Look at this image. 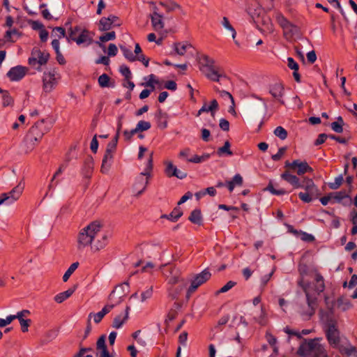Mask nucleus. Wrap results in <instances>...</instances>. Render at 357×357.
Here are the masks:
<instances>
[{"label": "nucleus", "instance_id": "obj_1", "mask_svg": "<svg viewBox=\"0 0 357 357\" xmlns=\"http://www.w3.org/2000/svg\"><path fill=\"white\" fill-rule=\"evenodd\" d=\"M300 271L298 285L303 288L307 299V306L301 309V314L305 319H309L314 314L317 307L315 296L324 290L325 284L323 277L317 271L305 272L300 269Z\"/></svg>", "mask_w": 357, "mask_h": 357}, {"label": "nucleus", "instance_id": "obj_2", "mask_svg": "<svg viewBox=\"0 0 357 357\" xmlns=\"http://www.w3.org/2000/svg\"><path fill=\"white\" fill-rule=\"evenodd\" d=\"M102 225L94 221L82 229L77 236V248L82 250L91 245L93 251L102 249L107 244V235L101 232Z\"/></svg>", "mask_w": 357, "mask_h": 357}, {"label": "nucleus", "instance_id": "obj_3", "mask_svg": "<svg viewBox=\"0 0 357 357\" xmlns=\"http://www.w3.org/2000/svg\"><path fill=\"white\" fill-rule=\"evenodd\" d=\"M325 334L329 345L337 349L340 354H350L354 351V347L351 345L349 340L341 335L336 322L331 321L328 324Z\"/></svg>", "mask_w": 357, "mask_h": 357}, {"label": "nucleus", "instance_id": "obj_4", "mask_svg": "<svg viewBox=\"0 0 357 357\" xmlns=\"http://www.w3.org/2000/svg\"><path fill=\"white\" fill-rule=\"evenodd\" d=\"M321 337L305 340L300 345L298 354L301 357H328L324 344L321 343Z\"/></svg>", "mask_w": 357, "mask_h": 357}, {"label": "nucleus", "instance_id": "obj_5", "mask_svg": "<svg viewBox=\"0 0 357 357\" xmlns=\"http://www.w3.org/2000/svg\"><path fill=\"white\" fill-rule=\"evenodd\" d=\"M49 129V127L45 126V120L43 119L38 121L31 128L24 140V144L26 146V153L33 150L36 144L42 139L44 134L47 132Z\"/></svg>", "mask_w": 357, "mask_h": 357}, {"label": "nucleus", "instance_id": "obj_6", "mask_svg": "<svg viewBox=\"0 0 357 357\" xmlns=\"http://www.w3.org/2000/svg\"><path fill=\"white\" fill-rule=\"evenodd\" d=\"M152 162L151 153L145 169L135 178V183L132 186V193L135 196H139L145 191L149 183V178L151 176V172L153 168Z\"/></svg>", "mask_w": 357, "mask_h": 357}, {"label": "nucleus", "instance_id": "obj_7", "mask_svg": "<svg viewBox=\"0 0 357 357\" xmlns=\"http://www.w3.org/2000/svg\"><path fill=\"white\" fill-rule=\"evenodd\" d=\"M214 60L206 55H204L201 59L199 70L209 79L218 82L222 75L214 66Z\"/></svg>", "mask_w": 357, "mask_h": 357}, {"label": "nucleus", "instance_id": "obj_8", "mask_svg": "<svg viewBox=\"0 0 357 357\" xmlns=\"http://www.w3.org/2000/svg\"><path fill=\"white\" fill-rule=\"evenodd\" d=\"M66 38L68 41H75L78 45L82 44L89 45L91 43V37L89 32L78 26L69 29L68 35L66 36Z\"/></svg>", "mask_w": 357, "mask_h": 357}, {"label": "nucleus", "instance_id": "obj_9", "mask_svg": "<svg viewBox=\"0 0 357 357\" xmlns=\"http://www.w3.org/2000/svg\"><path fill=\"white\" fill-rule=\"evenodd\" d=\"M60 78V74L56 68L45 70L42 77L43 92L45 93L52 92L55 89Z\"/></svg>", "mask_w": 357, "mask_h": 357}, {"label": "nucleus", "instance_id": "obj_10", "mask_svg": "<svg viewBox=\"0 0 357 357\" xmlns=\"http://www.w3.org/2000/svg\"><path fill=\"white\" fill-rule=\"evenodd\" d=\"M211 276V274L207 269H204L200 273L195 275L190 280V286L187 291V297L189 298L199 286L208 280Z\"/></svg>", "mask_w": 357, "mask_h": 357}, {"label": "nucleus", "instance_id": "obj_11", "mask_svg": "<svg viewBox=\"0 0 357 357\" xmlns=\"http://www.w3.org/2000/svg\"><path fill=\"white\" fill-rule=\"evenodd\" d=\"M49 59V54L41 52L40 50L35 48L31 52V56L29 58V64L40 70V66L45 65Z\"/></svg>", "mask_w": 357, "mask_h": 357}, {"label": "nucleus", "instance_id": "obj_12", "mask_svg": "<svg viewBox=\"0 0 357 357\" xmlns=\"http://www.w3.org/2000/svg\"><path fill=\"white\" fill-rule=\"evenodd\" d=\"M285 167L294 170L298 175H303L305 173H312L313 169L305 160H295L292 162L286 161Z\"/></svg>", "mask_w": 357, "mask_h": 357}, {"label": "nucleus", "instance_id": "obj_13", "mask_svg": "<svg viewBox=\"0 0 357 357\" xmlns=\"http://www.w3.org/2000/svg\"><path fill=\"white\" fill-rule=\"evenodd\" d=\"M24 189V183L20 181L8 192L2 193L6 205H10L15 202L21 196Z\"/></svg>", "mask_w": 357, "mask_h": 357}, {"label": "nucleus", "instance_id": "obj_14", "mask_svg": "<svg viewBox=\"0 0 357 357\" xmlns=\"http://www.w3.org/2000/svg\"><path fill=\"white\" fill-rule=\"evenodd\" d=\"M121 22L117 16L110 15L107 17H102L99 22V29L105 31L112 29L115 26H119Z\"/></svg>", "mask_w": 357, "mask_h": 357}, {"label": "nucleus", "instance_id": "obj_15", "mask_svg": "<svg viewBox=\"0 0 357 357\" xmlns=\"http://www.w3.org/2000/svg\"><path fill=\"white\" fill-rule=\"evenodd\" d=\"M164 164L165 165V173L167 176H175L179 179H183L187 176V174L180 171L171 160H165Z\"/></svg>", "mask_w": 357, "mask_h": 357}, {"label": "nucleus", "instance_id": "obj_16", "mask_svg": "<svg viewBox=\"0 0 357 357\" xmlns=\"http://www.w3.org/2000/svg\"><path fill=\"white\" fill-rule=\"evenodd\" d=\"M27 68L22 66H17L11 68L7 73V76L10 80L17 82L22 79L26 74Z\"/></svg>", "mask_w": 357, "mask_h": 357}, {"label": "nucleus", "instance_id": "obj_17", "mask_svg": "<svg viewBox=\"0 0 357 357\" xmlns=\"http://www.w3.org/2000/svg\"><path fill=\"white\" fill-rule=\"evenodd\" d=\"M270 94L278 100L281 104H284V102L282 99L284 95V89L281 83H274L269 86Z\"/></svg>", "mask_w": 357, "mask_h": 357}, {"label": "nucleus", "instance_id": "obj_18", "mask_svg": "<svg viewBox=\"0 0 357 357\" xmlns=\"http://www.w3.org/2000/svg\"><path fill=\"white\" fill-rule=\"evenodd\" d=\"M258 29L264 36L273 33L274 26L271 18L267 15L263 16L260 24L258 25Z\"/></svg>", "mask_w": 357, "mask_h": 357}, {"label": "nucleus", "instance_id": "obj_19", "mask_svg": "<svg viewBox=\"0 0 357 357\" xmlns=\"http://www.w3.org/2000/svg\"><path fill=\"white\" fill-rule=\"evenodd\" d=\"M181 274V270L177 267H172L169 270L168 273H164L168 284L172 285L182 281Z\"/></svg>", "mask_w": 357, "mask_h": 357}, {"label": "nucleus", "instance_id": "obj_20", "mask_svg": "<svg viewBox=\"0 0 357 357\" xmlns=\"http://www.w3.org/2000/svg\"><path fill=\"white\" fill-rule=\"evenodd\" d=\"M150 17L151 24L155 31H158L164 28L163 15L158 12L156 7L154 8L153 12Z\"/></svg>", "mask_w": 357, "mask_h": 357}, {"label": "nucleus", "instance_id": "obj_21", "mask_svg": "<svg viewBox=\"0 0 357 357\" xmlns=\"http://www.w3.org/2000/svg\"><path fill=\"white\" fill-rule=\"evenodd\" d=\"M30 314V312L28 310H23L22 311L18 312L16 314L14 315L15 319H17L21 326L22 331L23 332L28 331V328L31 324L30 319H24V317H26Z\"/></svg>", "mask_w": 357, "mask_h": 357}, {"label": "nucleus", "instance_id": "obj_22", "mask_svg": "<svg viewBox=\"0 0 357 357\" xmlns=\"http://www.w3.org/2000/svg\"><path fill=\"white\" fill-rule=\"evenodd\" d=\"M300 188H303L305 192H309L310 193H315L319 195V189L314 184L312 179L307 177H304L302 179L301 181Z\"/></svg>", "mask_w": 357, "mask_h": 357}, {"label": "nucleus", "instance_id": "obj_23", "mask_svg": "<svg viewBox=\"0 0 357 357\" xmlns=\"http://www.w3.org/2000/svg\"><path fill=\"white\" fill-rule=\"evenodd\" d=\"M281 178L289 183L294 188L298 189L301 187L299 178L287 171L281 174Z\"/></svg>", "mask_w": 357, "mask_h": 357}, {"label": "nucleus", "instance_id": "obj_24", "mask_svg": "<svg viewBox=\"0 0 357 357\" xmlns=\"http://www.w3.org/2000/svg\"><path fill=\"white\" fill-rule=\"evenodd\" d=\"M115 305L116 304L106 305L101 311L97 313H90L89 318L90 319L93 317L94 322L98 324L102 320L105 314L109 313L114 307Z\"/></svg>", "mask_w": 357, "mask_h": 357}, {"label": "nucleus", "instance_id": "obj_25", "mask_svg": "<svg viewBox=\"0 0 357 357\" xmlns=\"http://www.w3.org/2000/svg\"><path fill=\"white\" fill-rule=\"evenodd\" d=\"M130 307H127L124 313L116 316L114 319L112 326L115 328H120L128 319Z\"/></svg>", "mask_w": 357, "mask_h": 357}, {"label": "nucleus", "instance_id": "obj_26", "mask_svg": "<svg viewBox=\"0 0 357 357\" xmlns=\"http://www.w3.org/2000/svg\"><path fill=\"white\" fill-rule=\"evenodd\" d=\"M218 109V103L216 100H213L209 105L204 103V105L199 109L197 116H200L204 112H211V115H214V112Z\"/></svg>", "mask_w": 357, "mask_h": 357}, {"label": "nucleus", "instance_id": "obj_27", "mask_svg": "<svg viewBox=\"0 0 357 357\" xmlns=\"http://www.w3.org/2000/svg\"><path fill=\"white\" fill-rule=\"evenodd\" d=\"M283 35L286 39L289 40L293 36L298 34L299 29L291 22L283 29Z\"/></svg>", "mask_w": 357, "mask_h": 357}, {"label": "nucleus", "instance_id": "obj_28", "mask_svg": "<svg viewBox=\"0 0 357 357\" xmlns=\"http://www.w3.org/2000/svg\"><path fill=\"white\" fill-rule=\"evenodd\" d=\"M112 159L113 153L105 152L101 166V172L102 173L106 174L108 172L112 164Z\"/></svg>", "mask_w": 357, "mask_h": 357}, {"label": "nucleus", "instance_id": "obj_29", "mask_svg": "<svg viewBox=\"0 0 357 357\" xmlns=\"http://www.w3.org/2000/svg\"><path fill=\"white\" fill-rule=\"evenodd\" d=\"M75 287L68 289V290L61 292L58 294H56L54 297V300L57 303H61L63 301H65L66 299H68L69 297L71 296V295L74 293L75 291Z\"/></svg>", "mask_w": 357, "mask_h": 357}, {"label": "nucleus", "instance_id": "obj_30", "mask_svg": "<svg viewBox=\"0 0 357 357\" xmlns=\"http://www.w3.org/2000/svg\"><path fill=\"white\" fill-rule=\"evenodd\" d=\"M243 184V178L239 174L234 175L231 181L226 183L229 190L232 192L236 186H241Z\"/></svg>", "mask_w": 357, "mask_h": 357}, {"label": "nucleus", "instance_id": "obj_31", "mask_svg": "<svg viewBox=\"0 0 357 357\" xmlns=\"http://www.w3.org/2000/svg\"><path fill=\"white\" fill-rule=\"evenodd\" d=\"M174 50L178 55H184L186 51L191 47V45L188 42L176 43L174 44Z\"/></svg>", "mask_w": 357, "mask_h": 357}, {"label": "nucleus", "instance_id": "obj_32", "mask_svg": "<svg viewBox=\"0 0 357 357\" xmlns=\"http://www.w3.org/2000/svg\"><path fill=\"white\" fill-rule=\"evenodd\" d=\"M188 219L191 222L198 225H201L202 224V216L200 210H193L191 212Z\"/></svg>", "mask_w": 357, "mask_h": 357}, {"label": "nucleus", "instance_id": "obj_33", "mask_svg": "<svg viewBox=\"0 0 357 357\" xmlns=\"http://www.w3.org/2000/svg\"><path fill=\"white\" fill-rule=\"evenodd\" d=\"M222 26L229 31L231 34V38L235 40L236 36V31L233 26L231 24L229 19L227 17H223L221 21Z\"/></svg>", "mask_w": 357, "mask_h": 357}, {"label": "nucleus", "instance_id": "obj_34", "mask_svg": "<svg viewBox=\"0 0 357 357\" xmlns=\"http://www.w3.org/2000/svg\"><path fill=\"white\" fill-rule=\"evenodd\" d=\"M216 91L219 93L220 96L224 99H228L231 101V107L229 109V112H235L234 107V100L231 94L224 90H218L216 89Z\"/></svg>", "mask_w": 357, "mask_h": 357}, {"label": "nucleus", "instance_id": "obj_35", "mask_svg": "<svg viewBox=\"0 0 357 357\" xmlns=\"http://www.w3.org/2000/svg\"><path fill=\"white\" fill-rule=\"evenodd\" d=\"M185 287V282H183L181 285H179L176 288H174L173 287H170L168 289L169 296L173 299L176 298L178 296V295L184 289Z\"/></svg>", "mask_w": 357, "mask_h": 357}, {"label": "nucleus", "instance_id": "obj_36", "mask_svg": "<svg viewBox=\"0 0 357 357\" xmlns=\"http://www.w3.org/2000/svg\"><path fill=\"white\" fill-rule=\"evenodd\" d=\"M4 37L6 41L15 42V38H18L20 37V33L15 29H13L8 30L6 32Z\"/></svg>", "mask_w": 357, "mask_h": 357}, {"label": "nucleus", "instance_id": "obj_37", "mask_svg": "<svg viewBox=\"0 0 357 357\" xmlns=\"http://www.w3.org/2000/svg\"><path fill=\"white\" fill-rule=\"evenodd\" d=\"M230 146H231L230 143L228 141L225 142L224 144V146L218 149L217 153H218V155H220V156H222L223 155H231L233 154V153L230 150Z\"/></svg>", "mask_w": 357, "mask_h": 357}, {"label": "nucleus", "instance_id": "obj_38", "mask_svg": "<svg viewBox=\"0 0 357 357\" xmlns=\"http://www.w3.org/2000/svg\"><path fill=\"white\" fill-rule=\"evenodd\" d=\"M182 215V210L179 207H176L169 215H165V217L172 222H176Z\"/></svg>", "mask_w": 357, "mask_h": 357}, {"label": "nucleus", "instance_id": "obj_39", "mask_svg": "<svg viewBox=\"0 0 357 357\" xmlns=\"http://www.w3.org/2000/svg\"><path fill=\"white\" fill-rule=\"evenodd\" d=\"M79 263L78 262H74L73 263L70 267L67 269V271L65 272L64 275H63V282H67L70 275L75 272V271L78 268Z\"/></svg>", "mask_w": 357, "mask_h": 357}, {"label": "nucleus", "instance_id": "obj_40", "mask_svg": "<svg viewBox=\"0 0 357 357\" xmlns=\"http://www.w3.org/2000/svg\"><path fill=\"white\" fill-rule=\"evenodd\" d=\"M319 195L310 193L309 192H301L298 193L299 198L305 203H309L312 200V197H317Z\"/></svg>", "mask_w": 357, "mask_h": 357}, {"label": "nucleus", "instance_id": "obj_41", "mask_svg": "<svg viewBox=\"0 0 357 357\" xmlns=\"http://www.w3.org/2000/svg\"><path fill=\"white\" fill-rule=\"evenodd\" d=\"M255 321L261 325H265L266 323V314L262 305L260 306V313L258 316L254 317Z\"/></svg>", "mask_w": 357, "mask_h": 357}, {"label": "nucleus", "instance_id": "obj_42", "mask_svg": "<svg viewBox=\"0 0 357 357\" xmlns=\"http://www.w3.org/2000/svg\"><path fill=\"white\" fill-rule=\"evenodd\" d=\"M124 56L130 61H135L137 60V56L132 52L124 46L120 47Z\"/></svg>", "mask_w": 357, "mask_h": 357}, {"label": "nucleus", "instance_id": "obj_43", "mask_svg": "<svg viewBox=\"0 0 357 357\" xmlns=\"http://www.w3.org/2000/svg\"><path fill=\"white\" fill-rule=\"evenodd\" d=\"M275 20L282 29L290 23L280 13L275 14Z\"/></svg>", "mask_w": 357, "mask_h": 357}, {"label": "nucleus", "instance_id": "obj_44", "mask_svg": "<svg viewBox=\"0 0 357 357\" xmlns=\"http://www.w3.org/2000/svg\"><path fill=\"white\" fill-rule=\"evenodd\" d=\"M274 135L282 140L285 139L287 137V130L282 126H278L274 130Z\"/></svg>", "mask_w": 357, "mask_h": 357}, {"label": "nucleus", "instance_id": "obj_45", "mask_svg": "<svg viewBox=\"0 0 357 357\" xmlns=\"http://www.w3.org/2000/svg\"><path fill=\"white\" fill-rule=\"evenodd\" d=\"M109 77L107 74L101 75L98 79V84L102 88L109 87Z\"/></svg>", "mask_w": 357, "mask_h": 357}, {"label": "nucleus", "instance_id": "obj_46", "mask_svg": "<svg viewBox=\"0 0 357 357\" xmlns=\"http://www.w3.org/2000/svg\"><path fill=\"white\" fill-rule=\"evenodd\" d=\"M52 36L58 40L63 38L66 36L65 29L62 27H56L53 29Z\"/></svg>", "mask_w": 357, "mask_h": 357}, {"label": "nucleus", "instance_id": "obj_47", "mask_svg": "<svg viewBox=\"0 0 357 357\" xmlns=\"http://www.w3.org/2000/svg\"><path fill=\"white\" fill-rule=\"evenodd\" d=\"M96 349L98 352H101V351H107V348L105 344V336L102 335L100 337L96 342Z\"/></svg>", "mask_w": 357, "mask_h": 357}, {"label": "nucleus", "instance_id": "obj_48", "mask_svg": "<svg viewBox=\"0 0 357 357\" xmlns=\"http://www.w3.org/2000/svg\"><path fill=\"white\" fill-rule=\"evenodd\" d=\"M151 128V123L148 121H139L135 129L137 132H142L149 130Z\"/></svg>", "mask_w": 357, "mask_h": 357}, {"label": "nucleus", "instance_id": "obj_49", "mask_svg": "<svg viewBox=\"0 0 357 357\" xmlns=\"http://www.w3.org/2000/svg\"><path fill=\"white\" fill-rule=\"evenodd\" d=\"M158 126L162 128L165 129L167 127V121L166 120V114L162 113L161 111H160L158 113Z\"/></svg>", "mask_w": 357, "mask_h": 357}, {"label": "nucleus", "instance_id": "obj_50", "mask_svg": "<svg viewBox=\"0 0 357 357\" xmlns=\"http://www.w3.org/2000/svg\"><path fill=\"white\" fill-rule=\"evenodd\" d=\"M13 104V100L12 97L10 96L8 92H3V95H2V105L3 107H8L12 106Z\"/></svg>", "mask_w": 357, "mask_h": 357}, {"label": "nucleus", "instance_id": "obj_51", "mask_svg": "<svg viewBox=\"0 0 357 357\" xmlns=\"http://www.w3.org/2000/svg\"><path fill=\"white\" fill-rule=\"evenodd\" d=\"M144 79L146 80V83L144 84V85L146 86H150L151 87V91H153L154 90V84H156L158 83V80L156 79V77L154 75L151 74V75H149V76L146 77L144 78Z\"/></svg>", "mask_w": 357, "mask_h": 357}, {"label": "nucleus", "instance_id": "obj_52", "mask_svg": "<svg viewBox=\"0 0 357 357\" xmlns=\"http://www.w3.org/2000/svg\"><path fill=\"white\" fill-rule=\"evenodd\" d=\"M266 190L268 191H269L271 194L275 195H285L287 193V192L282 188L278 189V190L275 189L271 183H270L268 185Z\"/></svg>", "mask_w": 357, "mask_h": 357}, {"label": "nucleus", "instance_id": "obj_53", "mask_svg": "<svg viewBox=\"0 0 357 357\" xmlns=\"http://www.w3.org/2000/svg\"><path fill=\"white\" fill-rule=\"evenodd\" d=\"M116 38V33L114 31H110L106 33L101 36H100L99 40L101 43H105L109 40H113Z\"/></svg>", "mask_w": 357, "mask_h": 357}, {"label": "nucleus", "instance_id": "obj_54", "mask_svg": "<svg viewBox=\"0 0 357 357\" xmlns=\"http://www.w3.org/2000/svg\"><path fill=\"white\" fill-rule=\"evenodd\" d=\"M342 181H343V176H342V175H340L335 178L334 182L330 183L328 184V186L330 187V188H331L333 190L337 189L342 184Z\"/></svg>", "mask_w": 357, "mask_h": 357}, {"label": "nucleus", "instance_id": "obj_55", "mask_svg": "<svg viewBox=\"0 0 357 357\" xmlns=\"http://www.w3.org/2000/svg\"><path fill=\"white\" fill-rule=\"evenodd\" d=\"M153 294V288L149 287L144 291H143L141 294V301L142 303L145 302L146 300L149 299Z\"/></svg>", "mask_w": 357, "mask_h": 357}, {"label": "nucleus", "instance_id": "obj_56", "mask_svg": "<svg viewBox=\"0 0 357 357\" xmlns=\"http://www.w3.org/2000/svg\"><path fill=\"white\" fill-rule=\"evenodd\" d=\"M14 319V315H9L6 319L0 318V327L3 328L10 324Z\"/></svg>", "mask_w": 357, "mask_h": 357}, {"label": "nucleus", "instance_id": "obj_57", "mask_svg": "<svg viewBox=\"0 0 357 357\" xmlns=\"http://www.w3.org/2000/svg\"><path fill=\"white\" fill-rule=\"evenodd\" d=\"M120 72L127 79L131 77V72L128 66L125 65L121 66Z\"/></svg>", "mask_w": 357, "mask_h": 357}, {"label": "nucleus", "instance_id": "obj_58", "mask_svg": "<svg viewBox=\"0 0 357 357\" xmlns=\"http://www.w3.org/2000/svg\"><path fill=\"white\" fill-rule=\"evenodd\" d=\"M285 151H286L285 147L280 148L278 153L272 155V157H271L272 159L274 161H278V160H280L281 158L284 155Z\"/></svg>", "mask_w": 357, "mask_h": 357}, {"label": "nucleus", "instance_id": "obj_59", "mask_svg": "<svg viewBox=\"0 0 357 357\" xmlns=\"http://www.w3.org/2000/svg\"><path fill=\"white\" fill-rule=\"evenodd\" d=\"M188 340V333L186 331L182 332L178 336V342L181 345L185 347Z\"/></svg>", "mask_w": 357, "mask_h": 357}, {"label": "nucleus", "instance_id": "obj_60", "mask_svg": "<svg viewBox=\"0 0 357 357\" xmlns=\"http://www.w3.org/2000/svg\"><path fill=\"white\" fill-rule=\"evenodd\" d=\"M190 149L189 148H185L180 151L178 157L183 159H185L188 161V159H189V156L190 155Z\"/></svg>", "mask_w": 357, "mask_h": 357}, {"label": "nucleus", "instance_id": "obj_61", "mask_svg": "<svg viewBox=\"0 0 357 357\" xmlns=\"http://www.w3.org/2000/svg\"><path fill=\"white\" fill-rule=\"evenodd\" d=\"M235 284V282L229 281L225 285H224L221 289H220L218 293H225L230 290L233 287H234Z\"/></svg>", "mask_w": 357, "mask_h": 357}, {"label": "nucleus", "instance_id": "obj_62", "mask_svg": "<svg viewBox=\"0 0 357 357\" xmlns=\"http://www.w3.org/2000/svg\"><path fill=\"white\" fill-rule=\"evenodd\" d=\"M287 66L290 69L293 70H298V64L291 57L287 58Z\"/></svg>", "mask_w": 357, "mask_h": 357}, {"label": "nucleus", "instance_id": "obj_63", "mask_svg": "<svg viewBox=\"0 0 357 357\" xmlns=\"http://www.w3.org/2000/svg\"><path fill=\"white\" fill-rule=\"evenodd\" d=\"M331 194L333 202H340L345 197V193L342 192Z\"/></svg>", "mask_w": 357, "mask_h": 357}, {"label": "nucleus", "instance_id": "obj_64", "mask_svg": "<svg viewBox=\"0 0 357 357\" xmlns=\"http://www.w3.org/2000/svg\"><path fill=\"white\" fill-rule=\"evenodd\" d=\"M331 128L333 131L337 133H341L343 132V125L340 124L335 121L331 123Z\"/></svg>", "mask_w": 357, "mask_h": 357}]
</instances>
